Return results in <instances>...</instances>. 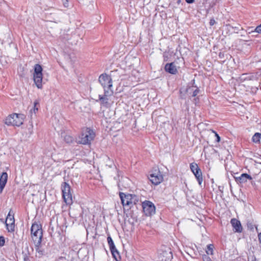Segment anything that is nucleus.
Returning a JSON list of instances; mask_svg holds the SVG:
<instances>
[{
	"label": "nucleus",
	"instance_id": "obj_1",
	"mask_svg": "<svg viewBox=\"0 0 261 261\" xmlns=\"http://www.w3.org/2000/svg\"><path fill=\"white\" fill-rule=\"evenodd\" d=\"M119 195L121 201L122 205L125 207L131 208L133 205L137 204L139 201L141 202V206L143 212H145V208L147 207V201H142L139 198L134 194H126L123 192H119Z\"/></svg>",
	"mask_w": 261,
	"mask_h": 261
},
{
	"label": "nucleus",
	"instance_id": "obj_2",
	"mask_svg": "<svg viewBox=\"0 0 261 261\" xmlns=\"http://www.w3.org/2000/svg\"><path fill=\"white\" fill-rule=\"evenodd\" d=\"M31 231L32 238L35 244L36 250L39 252V246L41 244L42 238L41 225L39 222H35L32 225Z\"/></svg>",
	"mask_w": 261,
	"mask_h": 261
},
{
	"label": "nucleus",
	"instance_id": "obj_3",
	"mask_svg": "<svg viewBox=\"0 0 261 261\" xmlns=\"http://www.w3.org/2000/svg\"><path fill=\"white\" fill-rule=\"evenodd\" d=\"M24 119V115L15 113L9 115L6 118L5 123L8 125L19 126L23 123Z\"/></svg>",
	"mask_w": 261,
	"mask_h": 261
},
{
	"label": "nucleus",
	"instance_id": "obj_4",
	"mask_svg": "<svg viewBox=\"0 0 261 261\" xmlns=\"http://www.w3.org/2000/svg\"><path fill=\"white\" fill-rule=\"evenodd\" d=\"M99 81L103 87L106 93H113L112 80L110 76L107 74H102L99 77Z\"/></svg>",
	"mask_w": 261,
	"mask_h": 261
},
{
	"label": "nucleus",
	"instance_id": "obj_5",
	"mask_svg": "<svg viewBox=\"0 0 261 261\" xmlns=\"http://www.w3.org/2000/svg\"><path fill=\"white\" fill-rule=\"evenodd\" d=\"M95 133L93 130L86 128L83 130L78 142L83 144H88L94 139Z\"/></svg>",
	"mask_w": 261,
	"mask_h": 261
},
{
	"label": "nucleus",
	"instance_id": "obj_6",
	"mask_svg": "<svg viewBox=\"0 0 261 261\" xmlns=\"http://www.w3.org/2000/svg\"><path fill=\"white\" fill-rule=\"evenodd\" d=\"M34 69L33 80L34 83L38 88L41 89L42 87V68L40 65L35 64Z\"/></svg>",
	"mask_w": 261,
	"mask_h": 261
},
{
	"label": "nucleus",
	"instance_id": "obj_7",
	"mask_svg": "<svg viewBox=\"0 0 261 261\" xmlns=\"http://www.w3.org/2000/svg\"><path fill=\"white\" fill-rule=\"evenodd\" d=\"M149 180L155 186L159 185L163 181V175L158 167H155L150 171Z\"/></svg>",
	"mask_w": 261,
	"mask_h": 261
},
{
	"label": "nucleus",
	"instance_id": "obj_8",
	"mask_svg": "<svg viewBox=\"0 0 261 261\" xmlns=\"http://www.w3.org/2000/svg\"><path fill=\"white\" fill-rule=\"evenodd\" d=\"M62 196L64 202L68 205H71L73 203L71 188L68 184L65 182L61 186Z\"/></svg>",
	"mask_w": 261,
	"mask_h": 261
},
{
	"label": "nucleus",
	"instance_id": "obj_9",
	"mask_svg": "<svg viewBox=\"0 0 261 261\" xmlns=\"http://www.w3.org/2000/svg\"><path fill=\"white\" fill-rule=\"evenodd\" d=\"M112 94V93H106L105 92V94L103 96L99 95V100L102 106L109 108L114 103V97L111 96Z\"/></svg>",
	"mask_w": 261,
	"mask_h": 261
},
{
	"label": "nucleus",
	"instance_id": "obj_10",
	"mask_svg": "<svg viewBox=\"0 0 261 261\" xmlns=\"http://www.w3.org/2000/svg\"><path fill=\"white\" fill-rule=\"evenodd\" d=\"M230 223L235 232H241L242 231V227L240 222L236 219H232Z\"/></svg>",
	"mask_w": 261,
	"mask_h": 261
},
{
	"label": "nucleus",
	"instance_id": "obj_11",
	"mask_svg": "<svg viewBox=\"0 0 261 261\" xmlns=\"http://www.w3.org/2000/svg\"><path fill=\"white\" fill-rule=\"evenodd\" d=\"M8 174L6 172H3L0 176V194L3 191L4 188L7 182Z\"/></svg>",
	"mask_w": 261,
	"mask_h": 261
},
{
	"label": "nucleus",
	"instance_id": "obj_12",
	"mask_svg": "<svg viewBox=\"0 0 261 261\" xmlns=\"http://www.w3.org/2000/svg\"><path fill=\"white\" fill-rule=\"evenodd\" d=\"M236 180L240 183L243 184L247 181L248 180H251L252 177L247 173H243L241 176L235 177Z\"/></svg>",
	"mask_w": 261,
	"mask_h": 261
},
{
	"label": "nucleus",
	"instance_id": "obj_13",
	"mask_svg": "<svg viewBox=\"0 0 261 261\" xmlns=\"http://www.w3.org/2000/svg\"><path fill=\"white\" fill-rule=\"evenodd\" d=\"M165 70L172 74H175L177 71V67L174 63H168L165 65Z\"/></svg>",
	"mask_w": 261,
	"mask_h": 261
},
{
	"label": "nucleus",
	"instance_id": "obj_14",
	"mask_svg": "<svg viewBox=\"0 0 261 261\" xmlns=\"http://www.w3.org/2000/svg\"><path fill=\"white\" fill-rule=\"evenodd\" d=\"M161 255L163 257H165V261H168L171 260L172 258V253L171 249L168 247H165V249L163 250V253Z\"/></svg>",
	"mask_w": 261,
	"mask_h": 261
},
{
	"label": "nucleus",
	"instance_id": "obj_15",
	"mask_svg": "<svg viewBox=\"0 0 261 261\" xmlns=\"http://www.w3.org/2000/svg\"><path fill=\"white\" fill-rule=\"evenodd\" d=\"M193 173L195 175L199 185L200 186H201L202 184V182L203 181V178H202V172H201L200 169H198L197 170L194 171V172H193Z\"/></svg>",
	"mask_w": 261,
	"mask_h": 261
},
{
	"label": "nucleus",
	"instance_id": "obj_16",
	"mask_svg": "<svg viewBox=\"0 0 261 261\" xmlns=\"http://www.w3.org/2000/svg\"><path fill=\"white\" fill-rule=\"evenodd\" d=\"M155 213V207L152 202L148 201V216H152Z\"/></svg>",
	"mask_w": 261,
	"mask_h": 261
},
{
	"label": "nucleus",
	"instance_id": "obj_17",
	"mask_svg": "<svg viewBox=\"0 0 261 261\" xmlns=\"http://www.w3.org/2000/svg\"><path fill=\"white\" fill-rule=\"evenodd\" d=\"M112 253V254L114 257V258L116 260L118 261L120 259V256L119 253L118 251L116 249V248H114V249H112L110 250Z\"/></svg>",
	"mask_w": 261,
	"mask_h": 261
},
{
	"label": "nucleus",
	"instance_id": "obj_18",
	"mask_svg": "<svg viewBox=\"0 0 261 261\" xmlns=\"http://www.w3.org/2000/svg\"><path fill=\"white\" fill-rule=\"evenodd\" d=\"M261 139V134L259 133H256L253 136L252 138V141L253 143H259Z\"/></svg>",
	"mask_w": 261,
	"mask_h": 261
},
{
	"label": "nucleus",
	"instance_id": "obj_19",
	"mask_svg": "<svg viewBox=\"0 0 261 261\" xmlns=\"http://www.w3.org/2000/svg\"><path fill=\"white\" fill-rule=\"evenodd\" d=\"M214 246L213 244H209L207 246L206 249V253L208 255H213L214 252Z\"/></svg>",
	"mask_w": 261,
	"mask_h": 261
},
{
	"label": "nucleus",
	"instance_id": "obj_20",
	"mask_svg": "<svg viewBox=\"0 0 261 261\" xmlns=\"http://www.w3.org/2000/svg\"><path fill=\"white\" fill-rule=\"evenodd\" d=\"M39 105V102L37 100H36L34 103V108L33 109H31L30 110V113L31 116L32 115L33 113H34L35 114L37 113V112L38 110V108L37 106Z\"/></svg>",
	"mask_w": 261,
	"mask_h": 261
},
{
	"label": "nucleus",
	"instance_id": "obj_21",
	"mask_svg": "<svg viewBox=\"0 0 261 261\" xmlns=\"http://www.w3.org/2000/svg\"><path fill=\"white\" fill-rule=\"evenodd\" d=\"M7 223H14V217L10 214V212L9 213L5 221V224H7Z\"/></svg>",
	"mask_w": 261,
	"mask_h": 261
},
{
	"label": "nucleus",
	"instance_id": "obj_22",
	"mask_svg": "<svg viewBox=\"0 0 261 261\" xmlns=\"http://www.w3.org/2000/svg\"><path fill=\"white\" fill-rule=\"evenodd\" d=\"M64 141L67 143H68V144L72 143L74 141L73 137L69 135H65V136L64 137Z\"/></svg>",
	"mask_w": 261,
	"mask_h": 261
},
{
	"label": "nucleus",
	"instance_id": "obj_23",
	"mask_svg": "<svg viewBox=\"0 0 261 261\" xmlns=\"http://www.w3.org/2000/svg\"><path fill=\"white\" fill-rule=\"evenodd\" d=\"M7 229L9 232H12L14 230V223H7L6 224Z\"/></svg>",
	"mask_w": 261,
	"mask_h": 261
},
{
	"label": "nucleus",
	"instance_id": "obj_24",
	"mask_svg": "<svg viewBox=\"0 0 261 261\" xmlns=\"http://www.w3.org/2000/svg\"><path fill=\"white\" fill-rule=\"evenodd\" d=\"M198 169H200L196 163H192L190 164V169L192 172H194V171L198 170Z\"/></svg>",
	"mask_w": 261,
	"mask_h": 261
},
{
	"label": "nucleus",
	"instance_id": "obj_25",
	"mask_svg": "<svg viewBox=\"0 0 261 261\" xmlns=\"http://www.w3.org/2000/svg\"><path fill=\"white\" fill-rule=\"evenodd\" d=\"M5 240L4 237H0V246H3L5 245Z\"/></svg>",
	"mask_w": 261,
	"mask_h": 261
},
{
	"label": "nucleus",
	"instance_id": "obj_26",
	"mask_svg": "<svg viewBox=\"0 0 261 261\" xmlns=\"http://www.w3.org/2000/svg\"><path fill=\"white\" fill-rule=\"evenodd\" d=\"M254 32L257 33H261V24L255 28Z\"/></svg>",
	"mask_w": 261,
	"mask_h": 261
},
{
	"label": "nucleus",
	"instance_id": "obj_27",
	"mask_svg": "<svg viewBox=\"0 0 261 261\" xmlns=\"http://www.w3.org/2000/svg\"><path fill=\"white\" fill-rule=\"evenodd\" d=\"M213 133L215 134V136L216 137L217 142H219L220 141V137L219 135L214 130H213Z\"/></svg>",
	"mask_w": 261,
	"mask_h": 261
},
{
	"label": "nucleus",
	"instance_id": "obj_28",
	"mask_svg": "<svg viewBox=\"0 0 261 261\" xmlns=\"http://www.w3.org/2000/svg\"><path fill=\"white\" fill-rule=\"evenodd\" d=\"M109 246L110 250L112 249H114V248L116 247L115 245H114V243L113 241L111 243H109Z\"/></svg>",
	"mask_w": 261,
	"mask_h": 261
},
{
	"label": "nucleus",
	"instance_id": "obj_29",
	"mask_svg": "<svg viewBox=\"0 0 261 261\" xmlns=\"http://www.w3.org/2000/svg\"><path fill=\"white\" fill-rule=\"evenodd\" d=\"M23 261H30V257L27 254L23 255Z\"/></svg>",
	"mask_w": 261,
	"mask_h": 261
},
{
	"label": "nucleus",
	"instance_id": "obj_30",
	"mask_svg": "<svg viewBox=\"0 0 261 261\" xmlns=\"http://www.w3.org/2000/svg\"><path fill=\"white\" fill-rule=\"evenodd\" d=\"M203 261H211L210 257L206 255H204L203 256Z\"/></svg>",
	"mask_w": 261,
	"mask_h": 261
},
{
	"label": "nucleus",
	"instance_id": "obj_31",
	"mask_svg": "<svg viewBox=\"0 0 261 261\" xmlns=\"http://www.w3.org/2000/svg\"><path fill=\"white\" fill-rule=\"evenodd\" d=\"M107 240H108V244L109 243H111L112 242H113L112 239L111 238V237H108L107 238Z\"/></svg>",
	"mask_w": 261,
	"mask_h": 261
},
{
	"label": "nucleus",
	"instance_id": "obj_32",
	"mask_svg": "<svg viewBox=\"0 0 261 261\" xmlns=\"http://www.w3.org/2000/svg\"><path fill=\"white\" fill-rule=\"evenodd\" d=\"M215 23V21L214 19H211L210 20V23L211 25H213Z\"/></svg>",
	"mask_w": 261,
	"mask_h": 261
},
{
	"label": "nucleus",
	"instance_id": "obj_33",
	"mask_svg": "<svg viewBox=\"0 0 261 261\" xmlns=\"http://www.w3.org/2000/svg\"><path fill=\"white\" fill-rule=\"evenodd\" d=\"M198 92V91L197 90H195L193 92V96H195L197 94Z\"/></svg>",
	"mask_w": 261,
	"mask_h": 261
},
{
	"label": "nucleus",
	"instance_id": "obj_34",
	"mask_svg": "<svg viewBox=\"0 0 261 261\" xmlns=\"http://www.w3.org/2000/svg\"><path fill=\"white\" fill-rule=\"evenodd\" d=\"M186 2L188 4H191L193 3L194 2V0H185Z\"/></svg>",
	"mask_w": 261,
	"mask_h": 261
},
{
	"label": "nucleus",
	"instance_id": "obj_35",
	"mask_svg": "<svg viewBox=\"0 0 261 261\" xmlns=\"http://www.w3.org/2000/svg\"><path fill=\"white\" fill-rule=\"evenodd\" d=\"M258 240L259 242L261 243V232L258 234Z\"/></svg>",
	"mask_w": 261,
	"mask_h": 261
},
{
	"label": "nucleus",
	"instance_id": "obj_36",
	"mask_svg": "<svg viewBox=\"0 0 261 261\" xmlns=\"http://www.w3.org/2000/svg\"><path fill=\"white\" fill-rule=\"evenodd\" d=\"M67 3H68V2H67V1H66V3H65L64 4V6H65V7H67V6H66V4H67Z\"/></svg>",
	"mask_w": 261,
	"mask_h": 261
}]
</instances>
